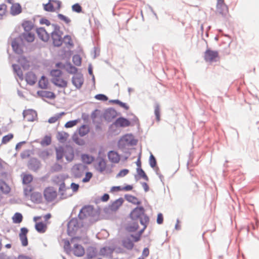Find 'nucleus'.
I'll list each match as a JSON object with an SVG mask.
<instances>
[{
    "label": "nucleus",
    "mask_w": 259,
    "mask_h": 259,
    "mask_svg": "<svg viewBox=\"0 0 259 259\" xmlns=\"http://www.w3.org/2000/svg\"><path fill=\"white\" fill-rule=\"evenodd\" d=\"M50 74L52 76V82L56 86L63 89L67 87L68 81L63 77V73L60 70H52Z\"/></svg>",
    "instance_id": "nucleus-2"
},
{
    "label": "nucleus",
    "mask_w": 259,
    "mask_h": 259,
    "mask_svg": "<svg viewBox=\"0 0 259 259\" xmlns=\"http://www.w3.org/2000/svg\"><path fill=\"white\" fill-rule=\"evenodd\" d=\"M65 151L62 147L56 148V158L58 160L62 159L63 156H65Z\"/></svg>",
    "instance_id": "nucleus-28"
},
{
    "label": "nucleus",
    "mask_w": 259,
    "mask_h": 259,
    "mask_svg": "<svg viewBox=\"0 0 259 259\" xmlns=\"http://www.w3.org/2000/svg\"><path fill=\"white\" fill-rule=\"evenodd\" d=\"M133 187L131 185H127L122 188V191H129L133 189Z\"/></svg>",
    "instance_id": "nucleus-63"
},
{
    "label": "nucleus",
    "mask_w": 259,
    "mask_h": 259,
    "mask_svg": "<svg viewBox=\"0 0 259 259\" xmlns=\"http://www.w3.org/2000/svg\"><path fill=\"white\" fill-rule=\"evenodd\" d=\"M71 188L73 192H77L79 188V185L77 184L72 183L71 184Z\"/></svg>",
    "instance_id": "nucleus-58"
},
{
    "label": "nucleus",
    "mask_w": 259,
    "mask_h": 259,
    "mask_svg": "<svg viewBox=\"0 0 259 259\" xmlns=\"http://www.w3.org/2000/svg\"><path fill=\"white\" fill-rule=\"evenodd\" d=\"M72 82L77 88H80L83 82L82 75L80 74H75L72 77Z\"/></svg>",
    "instance_id": "nucleus-11"
},
{
    "label": "nucleus",
    "mask_w": 259,
    "mask_h": 259,
    "mask_svg": "<svg viewBox=\"0 0 259 259\" xmlns=\"http://www.w3.org/2000/svg\"><path fill=\"white\" fill-rule=\"evenodd\" d=\"M95 98L98 100L106 101L107 100V98L106 96L102 94L97 95Z\"/></svg>",
    "instance_id": "nucleus-59"
},
{
    "label": "nucleus",
    "mask_w": 259,
    "mask_h": 259,
    "mask_svg": "<svg viewBox=\"0 0 259 259\" xmlns=\"http://www.w3.org/2000/svg\"><path fill=\"white\" fill-rule=\"evenodd\" d=\"M22 11L21 6L19 4H13L11 8V13L13 15L20 14Z\"/></svg>",
    "instance_id": "nucleus-20"
},
{
    "label": "nucleus",
    "mask_w": 259,
    "mask_h": 259,
    "mask_svg": "<svg viewBox=\"0 0 259 259\" xmlns=\"http://www.w3.org/2000/svg\"><path fill=\"white\" fill-rule=\"evenodd\" d=\"M137 172L138 175L141 178H142L143 179H144L146 181L148 180V178L146 174H145V171L142 169L140 168H137Z\"/></svg>",
    "instance_id": "nucleus-42"
},
{
    "label": "nucleus",
    "mask_w": 259,
    "mask_h": 259,
    "mask_svg": "<svg viewBox=\"0 0 259 259\" xmlns=\"http://www.w3.org/2000/svg\"><path fill=\"white\" fill-rule=\"evenodd\" d=\"M149 254V249L147 248H145L142 252V257H147L148 256Z\"/></svg>",
    "instance_id": "nucleus-60"
},
{
    "label": "nucleus",
    "mask_w": 259,
    "mask_h": 259,
    "mask_svg": "<svg viewBox=\"0 0 259 259\" xmlns=\"http://www.w3.org/2000/svg\"><path fill=\"white\" fill-rule=\"evenodd\" d=\"M65 157L68 161H72L74 157L73 150L71 148L67 149L65 151Z\"/></svg>",
    "instance_id": "nucleus-25"
},
{
    "label": "nucleus",
    "mask_w": 259,
    "mask_h": 259,
    "mask_svg": "<svg viewBox=\"0 0 259 259\" xmlns=\"http://www.w3.org/2000/svg\"><path fill=\"white\" fill-rule=\"evenodd\" d=\"M43 194L45 200L48 202L54 201L57 196V191L52 187L46 188L44 190Z\"/></svg>",
    "instance_id": "nucleus-5"
},
{
    "label": "nucleus",
    "mask_w": 259,
    "mask_h": 259,
    "mask_svg": "<svg viewBox=\"0 0 259 259\" xmlns=\"http://www.w3.org/2000/svg\"><path fill=\"white\" fill-rule=\"evenodd\" d=\"M13 221L14 223L19 224L22 221V215L18 212L15 213L13 217Z\"/></svg>",
    "instance_id": "nucleus-36"
},
{
    "label": "nucleus",
    "mask_w": 259,
    "mask_h": 259,
    "mask_svg": "<svg viewBox=\"0 0 259 259\" xmlns=\"http://www.w3.org/2000/svg\"><path fill=\"white\" fill-rule=\"evenodd\" d=\"M53 43L55 46L59 47L63 43V32L59 27L55 26L54 30L51 33Z\"/></svg>",
    "instance_id": "nucleus-3"
},
{
    "label": "nucleus",
    "mask_w": 259,
    "mask_h": 259,
    "mask_svg": "<svg viewBox=\"0 0 259 259\" xmlns=\"http://www.w3.org/2000/svg\"><path fill=\"white\" fill-rule=\"evenodd\" d=\"M74 247L72 249L73 253L77 256H81L84 253L83 247L79 244L74 243Z\"/></svg>",
    "instance_id": "nucleus-16"
},
{
    "label": "nucleus",
    "mask_w": 259,
    "mask_h": 259,
    "mask_svg": "<svg viewBox=\"0 0 259 259\" xmlns=\"http://www.w3.org/2000/svg\"><path fill=\"white\" fill-rule=\"evenodd\" d=\"M25 79L27 82L30 85L34 84L36 81V76L32 72H28L26 74Z\"/></svg>",
    "instance_id": "nucleus-17"
},
{
    "label": "nucleus",
    "mask_w": 259,
    "mask_h": 259,
    "mask_svg": "<svg viewBox=\"0 0 259 259\" xmlns=\"http://www.w3.org/2000/svg\"><path fill=\"white\" fill-rule=\"evenodd\" d=\"M13 67L16 73H17V75L20 78L22 79L23 78V72L20 68V67L18 65L14 64L13 65Z\"/></svg>",
    "instance_id": "nucleus-38"
},
{
    "label": "nucleus",
    "mask_w": 259,
    "mask_h": 259,
    "mask_svg": "<svg viewBox=\"0 0 259 259\" xmlns=\"http://www.w3.org/2000/svg\"><path fill=\"white\" fill-rule=\"evenodd\" d=\"M39 23L40 24H42V25H46L47 26H49L50 24H51V23L49 21V20L46 19V18H41L40 21H39Z\"/></svg>",
    "instance_id": "nucleus-56"
},
{
    "label": "nucleus",
    "mask_w": 259,
    "mask_h": 259,
    "mask_svg": "<svg viewBox=\"0 0 259 259\" xmlns=\"http://www.w3.org/2000/svg\"><path fill=\"white\" fill-rule=\"evenodd\" d=\"M141 164H142V163H141V154H140L139 155L138 158L136 161V165H137V167H138L137 168H142Z\"/></svg>",
    "instance_id": "nucleus-61"
},
{
    "label": "nucleus",
    "mask_w": 259,
    "mask_h": 259,
    "mask_svg": "<svg viewBox=\"0 0 259 259\" xmlns=\"http://www.w3.org/2000/svg\"><path fill=\"white\" fill-rule=\"evenodd\" d=\"M72 10L73 12L79 13L82 12V8L78 4H75L72 6Z\"/></svg>",
    "instance_id": "nucleus-49"
},
{
    "label": "nucleus",
    "mask_w": 259,
    "mask_h": 259,
    "mask_svg": "<svg viewBox=\"0 0 259 259\" xmlns=\"http://www.w3.org/2000/svg\"><path fill=\"white\" fill-rule=\"evenodd\" d=\"M117 115V112L113 109H108L104 113V118L108 121H111Z\"/></svg>",
    "instance_id": "nucleus-14"
},
{
    "label": "nucleus",
    "mask_w": 259,
    "mask_h": 259,
    "mask_svg": "<svg viewBox=\"0 0 259 259\" xmlns=\"http://www.w3.org/2000/svg\"><path fill=\"white\" fill-rule=\"evenodd\" d=\"M138 229V225L134 222L127 227V230L129 232H135Z\"/></svg>",
    "instance_id": "nucleus-40"
},
{
    "label": "nucleus",
    "mask_w": 259,
    "mask_h": 259,
    "mask_svg": "<svg viewBox=\"0 0 259 259\" xmlns=\"http://www.w3.org/2000/svg\"><path fill=\"white\" fill-rule=\"evenodd\" d=\"M35 228L38 233H44L47 230V225L43 222H38L35 224Z\"/></svg>",
    "instance_id": "nucleus-19"
},
{
    "label": "nucleus",
    "mask_w": 259,
    "mask_h": 259,
    "mask_svg": "<svg viewBox=\"0 0 259 259\" xmlns=\"http://www.w3.org/2000/svg\"><path fill=\"white\" fill-rule=\"evenodd\" d=\"M63 41H64L66 45H69L70 46H73V43L71 37L69 35H65L64 37Z\"/></svg>",
    "instance_id": "nucleus-41"
},
{
    "label": "nucleus",
    "mask_w": 259,
    "mask_h": 259,
    "mask_svg": "<svg viewBox=\"0 0 259 259\" xmlns=\"http://www.w3.org/2000/svg\"><path fill=\"white\" fill-rule=\"evenodd\" d=\"M0 189L4 193H8L10 191V188L4 182H0Z\"/></svg>",
    "instance_id": "nucleus-43"
},
{
    "label": "nucleus",
    "mask_w": 259,
    "mask_h": 259,
    "mask_svg": "<svg viewBox=\"0 0 259 259\" xmlns=\"http://www.w3.org/2000/svg\"><path fill=\"white\" fill-rule=\"evenodd\" d=\"M154 113L157 120L159 121L160 119V107L158 105H156L155 107Z\"/></svg>",
    "instance_id": "nucleus-48"
},
{
    "label": "nucleus",
    "mask_w": 259,
    "mask_h": 259,
    "mask_svg": "<svg viewBox=\"0 0 259 259\" xmlns=\"http://www.w3.org/2000/svg\"><path fill=\"white\" fill-rule=\"evenodd\" d=\"M129 172V170L127 169H123L121 170L116 175V178H121L125 176Z\"/></svg>",
    "instance_id": "nucleus-51"
},
{
    "label": "nucleus",
    "mask_w": 259,
    "mask_h": 259,
    "mask_svg": "<svg viewBox=\"0 0 259 259\" xmlns=\"http://www.w3.org/2000/svg\"><path fill=\"white\" fill-rule=\"evenodd\" d=\"M108 157L109 161L114 163H117L119 162L120 156L118 153L114 151H110L108 153Z\"/></svg>",
    "instance_id": "nucleus-12"
},
{
    "label": "nucleus",
    "mask_w": 259,
    "mask_h": 259,
    "mask_svg": "<svg viewBox=\"0 0 259 259\" xmlns=\"http://www.w3.org/2000/svg\"><path fill=\"white\" fill-rule=\"evenodd\" d=\"M97 169L102 172L106 169V162L105 160L101 159L99 160L96 167Z\"/></svg>",
    "instance_id": "nucleus-24"
},
{
    "label": "nucleus",
    "mask_w": 259,
    "mask_h": 259,
    "mask_svg": "<svg viewBox=\"0 0 259 259\" xmlns=\"http://www.w3.org/2000/svg\"><path fill=\"white\" fill-rule=\"evenodd\" d=\"M22 26L24 28V32L31 31V30L33 28L32 23L28 21H24L22 23Z\"/></svg>",
    "instance_id": "nucleus-32"
},
{
    "label": "nucleus",
    "mask_w": 259,
    "mask_h": 259,
    "mask_svg": "<svg viewBox=\"0 0 259 259\" xmlns=\"http://www.w3.org/2000/svg\"><path fill=\"white\" fill-rule=\"evenodd\" d=\"M144 211L145 210L143 207H137L130 214L131 218L133 220L140 219V223L143 226L142 228L140 230L141 234L143 233L149 222V219L148 216L145 214Z\"/></svg>",
    "instance_id": "nucleus-1"
},
{
    "label": "nucleus",
    "mask_w": 259,
    "mask_h": 259,
    "mask_svg": "<svg viewBox=\"0 0 259 259\" xmlns=\"http://www.w3.org/2000/svg\"><path fill=\"white\" fill-rule=\"evenodd\" d=\"M67 71L69 73H71V74H75L77 72V69L76 67L72 66V65H69L68 67H67Z\"/></svg>",
    "instance_id": "nucleus-54"
},
{
    "label": "nucleus",
    "mask_w": 259,
    "mask_h": 259,
    "mask_svg": "<svg viewBox=\"0 0 259 259\" xmlns=\"http://www.w3.org/2000/svg\"><path fill=\"white\" fill-rule=\"evenodd\" d=\"M12 47L13 50L18 54H22L23 53V50L21 47L19 45L18 42L14 40L12 42Z\"/></svg>",
    "instance_id": "nucleus-26"
},
{
    "label": "nucleus",
    "mask_w": 259,
    "mask_h": 259,
    "mask_svg": "<svg viewBox=\"0 0 259 259\" xmlns=\"http://www.w3.org/2000/svg\"><path fill=\"white\" fill-rule=\"evenodd\" d=\"M36 32L38 37L44 41L47 42L49 40L50 35L43 27L36 29Z\"/></svg>",
    "instance_id": "nucleus-7"
},
{
    "label": "nucleus",
    "mask_w": 259,
    "mask_h": 259,
    "mask_svg": "<svg viewBox=\"0 0 259 259\" xmlns=\"http://www.w3.org/2000/svg\"><path fill=\"white\" fill-rule=\"evenodd\" d=\"M149 163L151 167L154 168L156 165V160L154 156L151 154L149 158Z\"/></svg>",
    "instance_id": "nucleus-52"
},
{
    "label": "nucleus",
    "mask_w": 259,
    "mask_h": 259,
    "mask_svg": "<svg viewBox=\"0 0 259 259\" xmlns=\"http://www.w3.org/2000/svg\"><path fill=\"white\" fill-rule=\"evenodd\" d=\"M14 136L12 134H9L6 136L3 137L2 139V144H6L9 142L11 139H13Z\"/></svg>",
    "instance_id": "nucleus-46"
},
{
    "label": "nucleus",
    "mask_w": 259,
    "mask_h": 259,
    "mask_svg": "<svg viewBox=\"0 0 259 259\" xmlns=\"http://www.w3.org/2000/svg\"><path fill=\"white\" fill-rule=\"evenodd\" d=\"M43 143H46V145H49L51 143V139L49 137H46L44 140L43 141Z\"/></svg>",
    "instance_id": "nucleus-64"
},
{
    "label": "nucleus",
    "mask_w": 259,
    "mask_h": 259,
    "mask_svg": "<svg viewBox=\"0 0 259 259\" xmlns=\"http://www.w3.org/2000/svg\"><path fill=\"white\" fill-rule=\"evenodd\" d=\"M38 94L42 97H45L50 99H54L56 98L55 94L53 92L50 91L38 92Z\"/></svg>",
    "instance_id": "nucleus-23"
},
{
    "label": "nucleus",
    "mask_w": 259,
    "mask_h": 259,
    "mask_svg": "<svg viewBox=\"0 0 259 259\" xmlns=\"http://www.w3.org/2000/svg\"><path fill=\"white\" fill-rule=\"evenodd\" d=\"M69 190V188L66 187L65 184L64 182L62 183L60 185L59 191L63 198H66L69 196V195H68L66 193V191Z\"/></svg>",
    "instance_id": "nucleus-18"
},
{
    "label": "nucleus",
    "mask_w": 259,
    "mask_h": 259,
    "mask_svg": "<svg viewBox=\"0 0 259 259\" xmlns=\"http://www.w3.org/2000/svg\"><path fill=\"white\" fill-rule=\"evenodd\" d=\"M123 246L127 249L131 250L134 247V243L129 238H126L122 241Z\"/></svg>",
    "instance_id": "nucleus-31"
},
{
    "label": "nucleus",
    "mask_w": 259,
    "mask_h": 259,
    "mask_svg": "<svg viewBox=\"0 0 259 259\" xmlns=\"http://www.w3.org/2000/svg\"><path fill=\"white\" fill-rule=\"evenodd\" d=\"M81 158L83 163L88 164L92 163L94 160V157L93 156L87 154H82Z\"/></svg>",
    "instance_id": "nucleus-22"
},
{
    "label": "nucleus",
    "mask_w": 259,
    "mask_h": 259,
    "mask_svg": "<svg viewBox=\"0 0 259 259\" xmlns=\"http://www.w3.org/2000/svg\"><path fill=\"white\" fill-rule=\"evenodd\" d=\"M58 17L61 20L63 21L64 22H65L66 24H69L71 22V20L69 18L63 15V14H59L58 15Z\"/></svg>",
    "instance_id": "nucleus-50"
},
{
    "label": "nucleus",
    "mask_w": 259,
    "mask_h": 259,
    "mask_svg": "<svg viewBox=\"0 0 259 259\" xmlns=\"http://www.w3.org/2000/svg\"><path fill=\"white\" fill-rule=\"evenodd\" d=\"M72 61L76 66H80L81 64V59L79 55H76L73 57Z\"/></svg>",
    "instance_id": "nucleus-44"
},
{
    "label": "nucleus",
    "mask_w": 259,
    "mask_h": 259,
    "mask_svg": "<svg viewBox=\"0 0 259 259\" xmlns=\"http://www.w3.org/2000/svg\"><path fill=\"white\" fill-rule=\"evenodd\" d=\"M204 59L206 62L212 63L219 61L220 56L218 51L207 49L204 52Z\"/></svg>",
    "instance_id": "nucleus-4"
},
{
    "label": "nucleus",
    "mask_w": 259,
    "mask_h": 259,
    "mask_svg": "<svg viewBox=\"0 0 259 259\" xmlns=\"http://www.w3.org/2000/svg\"><path fill=\"white\" fill-rule=\"evenodd\" d=\"M66 113L64 112H62L60 113H58L57 114H55L54 116L50 117L49 120L48 122L50 123H55L56 121H57L59 119H60L62 116L64 115Z\"/></svg>",
    "instance_id": "nucleus-27"
},
{
    "label": "nucleus",
    "mask_w": 259,
    "mask_h": 259,
    "mask_svg": "<svg viewBox=\"0 0 259 259\" xmlns=\"http://www.w3.org/2000/svg\"><path fill=\"white\" fill-rule=\"evenodd\" d=\"M7 12V6L5 4L0 5V19H2L6 15Z\"/></svg>",
    "instance_id": "nucleus-45"
},
{
    "label": "nucleus",
    "mask_w": 259,
    "mask_h": 259,
    "mask_svg": "<svg viewBox=\"0 0 259 259\" xmlns=\"http://www.w3.org/2000/svg\"><path fill=\"white\" fill-rule=\"evenodd\" d=\"M94 212L93 208L90 206H85L83 207L79 214V216L81 219H84L93 215Z\"/></svg>",
    "instance_id": "nucleus-8"
},
{
    "label": "nucleus",
    "mask_w": 259,
    "mask_h": 259,
    "mask_svg": "<svg viewBox=\"0 0 259 259\" xmlns=\"http://www.w3.org/2000/svg\"><path fill=\"white\" fill-rule=\"evenodd\" d=\"M85 168H86V167L81 163L76 164L72 167V169L74 171H81L83 170Z\"/></svg>",
    "instance_id": "nucleus-39"
},
{
    "label": "nucleus",
    "mask_w": 259,
    "mask_h": 259,
    "mask_svg": "<svg viewBox=\"0 0 259 259\" xmlns=\"http://www.w3.org/2000/svg\"><path fill=\"white\" fill-rule=\"evenodd\" d=\"M21 39L28 42H33L35 39V34L33 32H24L21 35Z\"/></svg>",
    "instance_id": "nucleus-10"
},
{
    "label": "nucleus",
    "mask_w": 259,
    "mask_h": 259,
    "mask_svg": "<svg viewBox=\"0 0 259 259\" xmlns=\"http://www.w3.org/2000/svg\"><path fill=\"white\" fill-rule=\"evenodd\" d=\"M48 80L46 77L42 76L38 82L39 87L41 89H47L48 85Z\"/></svg>",
    "instance_id": "nucleus-30"
},
{
    "label": "nucleus",
    "mask_w": 259,
    "mask_h": 259,
    "mask_svg": "<svg viewBox=\"0 0 259 259\" xmlns=\"http://www.w3.org/2000/svg\"><path fill=\"white\" fill-rule=\"evenodd\" d=\"M92 177H93V174L92 172H87L85 174V176L84 178H83L82 179V182L83 183H87V182H89V181L90 180V179L92 178Z\"/></svg>",
    "instance_id": "nucleus-53"
},
{
    "label": "nucleus",
    "mask_w": 259,
    "mask_h": 259,
    "mask_svg": "<svg viewBox=\"0 0 259 259\" xmlns=\"http://www.w3.org/2000/svg\"><path fill=\"white\" fill-rule=\"evenodd\" d=\"M24 119L28 121H33L37 118V113L33 110L28 109L23 112Z\"/></svg>",
    "instance_id": "nucleus-6"
},
{
    "label": "nucleus",
    "mask_w": 259,
    "mask_h": 259,
    "mask_svg": "<svg viewBox=\"0 0 259 259\" xmlns=\"http://www.w3.org/2000/svg\"><path fill=\"white\" fill-rule=\"evenodd\" d=\"M89 132V128L87 125H83L78 129V133L80 136H84Z\"/></svg>",
    "instance_id": "nucleus-34"
},
{
    "label": "nucleus",
    "mask_w": 259,
    "mask_h": 259,
    "mask_svg": "<svg viewBox=\"0 0 259 259\" xmlns=\"http://www.w3.org/2000/svg\"><path fill=\"white\" fill-rule=\"evenodd\" d=\"M28 230L26 228H22L19 234L20 239L21 241L22 245L26 246L28 245V240L27 238V234Z\"/></svg>",
    "instance_id": "nucleus-9"
},
{
    "label": "nucleus",
    "mask_w": 259,
    "mask_h": 259,
    "mask_svg": "<svg viewBox=\"0 0 259 259\" xmlns=\"http://www.w3.org/2000/svg\"><path fill=\"white\" fill-rule=\"evenodd\" d=\"M33 177L32 175L29 174L23 175V183L25 184H28L32 181Z\"/></svg>",
    "instance_id": "nucleus-37"
},
{
    "label": "nucleus",
    "mask_w": 259,
    "mask_h": 259,
    "mask_svg": "<svg viewBox=\"0 0 259 259\" xmlns=\"http://www.w3.org/2000/svg\"><path fill=\"white\" fill-rule=\"evenodd\" d=\"M131 122L124 117H119L117 118L114 122V125L118 127H127L130 126Z\"/></svg>",
    "instance_id": "nucleus-15"
},
{
    "label": "nucleus",
    "mask_w": 259,
    "mask_h": 259,
    "mask_svg": "<svg viewBox=\"0 0 259 259\" xmlns=\"http://www.w3.org/2000/svg\"><path fill=\"white\" fill-rule=\"evenodd\" d=\"M56 10H59L61 8V2L58 0H52Z\"/></svg>",
    "instance_id": "nucleus-55"
},
{
    "label": "nucleus",
    "mask_w": 259,
    "mask_h": 259,
    "mask_svg": "<svg viewBox=\"0 0 259 259\" xmlns=\"http://www.w3.org/2000/svg\"><path fill=\"white\" fill-rule=\"evenodd\" d=\"M163 221V217L162 214L161 213H158L157 215V223L158 224H162Z\"/></svg>",
    "instance_id": "nucleus-57"
},
{
    "label": "nucleus",
    "mask_w": 259,
    "mask_h": 259,
    "mask_svg": "<svg viewBox=\"0 0 259 259\" xmlns=\"http://www.w3.org/2000/svg\"><path fill=\"white\" fill-rule=\"evenodd\" d=\"M78 120H71L67 122L65 124V127L66 128L72 127L77 124L78 122Z\"/></svg>",
    "instance_id": "nucleus-47"
},
{
    "label": "nucleus",
    "mask_w": 259,
    "mask_h": 259,
    "mask_svg": "<svg viewBox=\"0 0 259 259\" xmlns=\"http://www.w3.org/2000/svg\"><path fill=\"white\" fill-rule=\"evenodd\" d=\"M125 198L127 201L134 204H139L140 203V201H139L138 198L135 196L132 195H126Z\"/></svg>",
    "instance_id": "nucleus-35"
},
{
    "label": "nucleus",
    "mask_w": 259,
    "mask_h": 259,
    "mask_svg": "<svg viewBox=\"0 0 259 259\" xmlns=\"http://www.w3.org/2000/svg\"><path fill=\"white\" fill-rule=\"evenodd\" d=\"M109 199V195L108 194H105L101 197V200L103 202L107 201Z\"/></svg>",
    "instance_id": "nucleus-62"
},
{
    "label": "nucleus",
    "mask_w": 259,
    "mask_h": 259,
    "mask_svg": "<svg viewBox=\"0 0 259 259\" xmlns=\"http://www.w3.org/2000/svg\"><path fill=\"white\" fill-rule=\"evenodd\" d=\"M123 200L122 198L116 200L111 205V209L113 211L117 210L123 204Z\"/></svg>",
    "instance_id": "nucleus-21"
},
{
    "label": "nucleus",
    "mask_w": 259,
    "mask_h": 259,
    "mask_svg": "<svg viewBox=\"0 0 259 259\" xmlns=\"http://www.w3.org/2000/svg\"><path fill=\"white\" fill-rule=\"evenodd\" d=\"M217 10L222 14L228 12V7L225 4L224 0H217Z\"/></svg>",
    "instance_id": "nucleus-13"
},
{
    "label": "nucleus",
    "mask_w": 259,
    "mask_h": 259,
    "mask_svg": "<svg viewBox=\"0 0 259 259\" xmlns=\"http://www.w3.org/2000/svg\"><path fill=\"white\" fill-rule=\"evenodd\" d=\"M69 135L65 132H59L57 134V139L61 142L66 141Z\"/></svg>",
    "instance_id": "nucleus-33"
},
{
    "label": "nucleus",
    "mask_w": 259,
    "mask_h": 259,
    "mask_svg": "<svg viewBox=\"0 0 259 259\" xmlns=\"http://www.w3.org/2000/svg\"><path fill=\"white\" fill-rule=\"evenodd\" d=\"M43 6L44 9L48 12H54L56 10L52 3V0H49L48 3L44 4Z\"/></svg>",
    "instance_id": "nucleus-29"
}]
</instances>
